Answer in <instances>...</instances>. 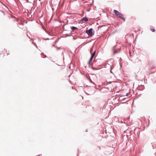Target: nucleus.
<instances>
[{
  "label": "nucleus",
  "mask_w": 156,
  "mask_h": 156,
  "mask_svg": "<svg viewBox=\"0 0 156 156\" xmlns=\"http://www.w3.org/2000/svg\"><path fill=\"white\" fill-rule=\"evenodd\" d=\"M113 11L115 15H116L118 17L120 18L124 21H125V19L123 17V15L122 14L116 10H114Z\"/></svg>",
  "instance_id": "obj_1"
},
{
  "label": "nucleus",
  "mask_w": 156,
  "mask_h": 156,
  "mask_svg": "<svg viewBox=\"0 0 156 156\" xmlns=\"http://www.w3.org/2000/svg\"><path fill=\"white\" fill-rule=\"evenodd\" d=\"M71 29L73 30H75L77 29V28L76 27H71Z\"/></svg>",
  "instance_id": "obj_8"
},
{
  "label": "nucleus",
  "mask_w": 156,
  "mask_h": 156,
  "mask_svg": "<svg viewBox=\"0 0 156 156\" xmlns=\"http://www.w3.org/2000/svg\"><path fill=\"white\" fill-rule=\"evenodd\" d=\"M93 29L92 28H90L89 30H86V33L90 36H92L93 35L92 33Z\"/></svg>",
  "instance_id": "obj_3"
},
{
  "label": "nucleus",
  "mask_w": 156,
  "mask_h": 156,
  "mask_svg": "<svg viewBox=\"0 0 156 156\" xmlns=\"http://www.w3.org/2000/svg\"><path fill=\"white\" fill-rule=\"evenodd\" d=\"M3 52L6 53V55H8L9 54V51H6L5 50H3Z\"/></svg>",
  "instance_id": "obj_4"
},
{
  "label": "nucleus",
  "mask_w": 156,
  "mask_h": 156,
  "mask_svg": "<svg viewBox=\"0 0 156 156\" xmlns=\"http://www.w3.org/2000/svg\"><path fill=\"white\" fill-rule=\"evenodd\" d=\"M150 30L153 32H154L155 31V30L154 29L152 28H151L150 29Z\"/></svg>",
  "instance_id": "obj_9"
},
{
  "label": "nucleus",
  "mask_w": 156,
  "mask_h": 156,
  "mask_svg": "<svg viewBox=\"0 0 156 156\" xmlns=\"http://www.w3.org/2000/svg\"><path fill=\"white\" fill-rule=\"evenodd\" d=\"M90 82H92V80H91L90 81Z\"/></svg>",
  "instance_id": "obj_11"
},
{
  "label": "nucleus",
  "mask_w": 156,
  "mask_h": 156,
  "mask_svg": "<svg viewBox=\"0 0 156 156\" xmlns=\"http://www.w3.org/2000/svg\"><path fill=\"white\" fill-rule=\"evenodd\" d=\"M95 50H94V49H93V47H92L90 49V54H91V55H92V53H93V52H94V51Z\"/></svg>",
  "instance_id": "obj_5"
},
{
  "label": "nucleus",
  "mask_w": 156,
  "mask_h": 156,
  "mask_svg": "<svg viewBox=\"0 0 156 156\" xmlns=\"http://www.w3.org/2000/svg\"><path fill=\"white\" fill-rule=\"evenodd\" d=\"M128 95V93H126V96H127Z\"/></svg>",
  "instance_id": "obj_10"
},
{
  "label": "nucleus",
  "mask_w": 156,
  "mask_h": 156,
  "mask_svg": "<svg viewBox=\"0 0 156 156\" xmlns=\"http://www.w3.org/2000/svg\"><path fill=\"white\" fill-rule=\"evenodd\" d=\"M82 20L84 21L85 22H86L88 21V19L87 18L84 17L82 19Z\"/></svg>",
  "instance_id": "obj_6"
},
{
  "label": "nucleus",
  "mask_w": 156,
  "mask_h": 156,
  "mask_svg": "<svg viewBox=\"0 0 156 156\" xmlns=\"http://www.w3.org/2000/svg\"><path fill=\"white\" fill-rule=\"evenodd\" d=\"M96 53V50H94L93 53H92V54L91 58H90L89 61L88 62V63L89 64H90L91 63V62L92 59L94 57V56L95 54Z\"/></svg>",
  "instance_id": "obj_2"
},
{
  "label": "nucleus",
  "mask_w": 156,
  "mask_h": 156,
  "mask_svg": "<svg viewBox=\"0 0 156 156\" xmlns=\"http://www.w3.org/2000/svg\"><path fill=\"white\" fill-rule=\"evenodd\" d=\"M124 96H121L119 97V99L120 100H124L126 98L124 97Z\"/></svg>",
  "instance_id": "obj_7"
}]
</instances>
